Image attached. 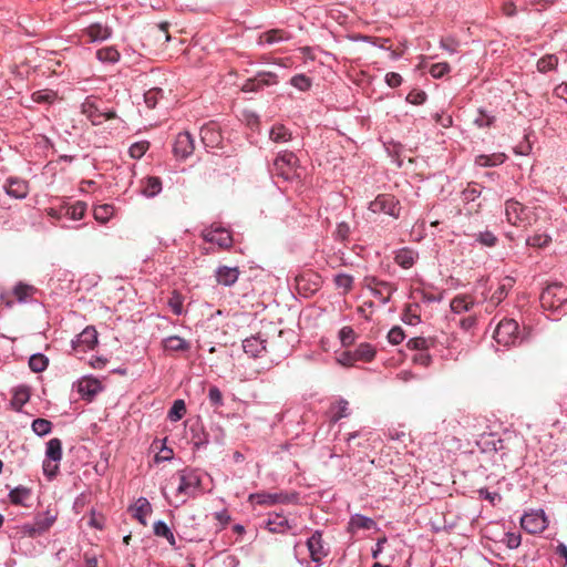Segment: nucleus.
I'll list each match as a JSON object with an SVG mask.
<instances>
[{
    "label": "nucleus",
    "mask_w": 567,
    "mask_h": 567,
    "mask_svg": "<svg viewBox=\"0 0 567 567\" xmlns=\"http://www.w3.org/2000/svg\"><path fill=\"white\" fill-rule=\"evenodd\" d=\"M505 216L506 220L511 225L523 229L532 226L537 219L533 208L525 206L515 199H508L505 202Z\"/></svg>",
    "instance_id": "obj_1"
},
{
    "label": "nucleus",
    "mask_w": 567,
    "mask_h": 567,
    "mask_svg": "<svg viewBox=\"0 0 567 567\" xmlns=\"http://www.w3.org/2000/svg\"><path fill=\"white\" fill-rule=\"evenodd\" d=\"M271 173L285 181H293L300 177V166L297 156L292 152L279 153L274 159Z\"/></svg>",
    "instance_id": "obj_2"
},
{
    "label": "nucleus",
    "mask_w": 567,
    "mask_h": 567,
    "mask_svg": "<svg viewBox=\"0 0 567 567\" xmlns=\"http://www.w3.org/2000/svg\"><path fill=\"white\" fill-rule=\"evenodd\" d=\"M539 299L545 310L557 311L567 302V287L557 282L548 285Z\"/></svg>",
    "instance_id": "obj_3"
},
{
    "label": "nucleus",
    "mask_w": 567,
    "mask_h": 567,
    "mask_svg": "<svg viewBox=\"0 0 567 567\" xmlns=\"http://www.w3.org/2000/svg\"><path fill=\"white\" fill-rule=\"evenodd\" d=\"M101 100L96 96H87L81 105V112L84 114L93 125H101L106 120L116 117V112L113 110H102L100 107Z\"/></svg>",
    "instance_id": "obj_4"
},
{
    "label": "nucleus",
    "mask_w": 567,
    "mask_h": 567,
    "mask_svg": "<svg viewBox=\"0 0 567 567\" xmlns=\"http://www.w3.org/2000/svg\"><path fill=\"white\" fill-rule=\"evenodd\" d=\"M369 210L373 214H385L395 219L400 217V202L391 194H380L369 204Z\"/></svg>",
    "instance_id": "obj_5"
},
{
    "label": "nucleus",
    "mask_w": 567,
    "mask_h": 567,
    "mask_svg": "<svg viewBox=\"0 0 567 567\" xmlns=\"http://www.w3.org/2000/svg\"><path fill=\"white\" fill-rule=\"evenodd\" d=\"M494 339L498 344L511 346L518 339V323L514 319L502 320L495 331Z\"/></svg>",
    "instance_id": "obj_6"
},
{
    "label": "nucleus",
    "mask_w": 567,
    "mask_h": 567,
    "mask_svg": "<svg viewBox=\"0 0 567 567\" xmlns=\"http://www.w3.org/2000/svg\"><path fill=\"white\" fill-rule=\"evenodd\" d=\"M547 525L548 519L543 509L532 511L520 518V526L528 534H539Z\"/></svg>",
    "instance_id": "obj_7"
},
{
    "label": "nucleus",
    "mask_w": 567,
    "mask_h": 567,
    "mask_svg": "<svg viewBox=\"0 0 567 567\" xmlns=\"http://www.w3.org/2000/svg\"><path fill=\"white\" fill-rule=\"evenodd\" d=\"M203 237L206 241L216 244L221 249L230 248L233 245V237L230 233L219 226H210L203 231Z\"/></svg>",
    "instance_id": "obj_8"
},
{
    "label": "nucleus",
    "mask_w": 567,
    "mask_h": 567,
    "mask_svg": "<svg viewBox=\"0 0 567 567\" xmlns=\"http://www.w3.org/2000/svg\"><path fill=\"white\" fill-rule=\"evenodd\" d=\"M199 485L200 480L195 473L188 472L181 474L179 484L177 486V496L181 497V502L185 503L187 497L194 496Z\"/></svg>",
    "instance_id": "obj_9"
},
{
    "label": "nucleus",
    "mask_w": 567,
    "mask_h": 567,
    "mask_svg": "<svg viewBox=\"0 0 567 567\" xmlns=\"http://www.w3.org/2000/svg\"><path fill=\"white\" fill-rule=\"evenodd\" d=\"M297 499L296 494L286 493H256L249 496V501L259 505H275L278 503H291Z\"/></svg>",
    "instance_id": "obj_10"
},
{
    "label": "nucleus",
    "mask_w": 567,
    "mask_h": 567,
    "mask_svg": "<svg viewBox=\"0 0 567 567\" xmlns=\"http://www.w3.org/2000/svg\"><path fill=\"white\" fill-rule=\"evenodd\" d=\"M97 344V331L94 327H86L72 342L76 352H86Z\"/></svg>",
    "instance_id": "obj_11"
},
{
    "label": "nucleus",
    "mask_w": 567,
    "mask_h": 567,
    "mask_svg": "<svg viewBox=\"0 0 567 567\" xmlns=\"http://www.w3.org/2000/svg\"><path fill=\"white\" fill-rule=\"evenodd\" d=\"M200 140L206 147H219L223 143V135L217 123L210 122L200 130Z\"/></svg>",
    "instance_id": "obj_12"
},
{
    "label": "nucleus",
    "mask_w": 567,
    "mask_h": 567,
    "mask_svg": "<svg viewBox=\"0 0 567 567\" xmlns=\"http://www.w3.org/2000/svg\"><path fill=\"white\" fill-rule=\"evenodd\" d=\"M195 150L194 138L188 132L179 133L174 142L173 152L176 157L186 158Z\"/></svg>",
    "instance_id": "obj_13"
},
{
    "label": "nucleus",
    "mask_w": 567,
    "mask_h": 567,
    "mask_svg": "<svg viewBox=\"0 0 567 567\" xmlns=\"http://www.w3.org/2000/svg\"><path fill=\"white\" fill-rule=\"evenodd\" d=\"M278 81H277V75L272 72H259L254 79H249L247 80L241 90L244 92H255V91H258L260 89H262L264 86H268V85H274L276 84Z\"/></svg>",
    "instance_id": "obj_14"
},
{
    "label": "nucleus",
    "mask_w": 567,
    "mask_h": 567,
    "mask_svg": "<svg viewBox=\"0 0 567 567\" xmlns=\"http://www.w3.org/2000/svg\"><path fill=\"white\" fill-rule=\"evenodd\" d=\"M266 343L267 340L262 338L259 332L257 336L249 337L243 341V349L245 353L250 355L251 358L261 357L264 352H266Z\"/></svg>",
    "instance_id": "obj_15"
},
{
    "label": "nucleus",
    "mask_w": 567,
    "mask_h": 567,
    "mask_svg": "<svg viewBox=\"0 0 567 567\" xmlns=\"http://www.w3.org/2000/svg\"><path fill=\"white\" fill-rule=\"evenodd\" d=\"M307 547L311 559L316 563L321 561V559L328 555V550L323 546L322 535L320 532H315L312 534V536L307 540Z\"/></svg>",
    "instance_id": "obj_16"
},
{
    "label": "nucleus",
    "mask_w": 567,
    "mask_h": 567,
    "mask_svg": "<svg viewBox=\"0 0 567 567\" xmlns=\"http://www.w3.org/2000/svg\"><path fill=\"white\" fill-rule=\"evenodd\" d=\"M4 190L9 196L22 199L29 194V184L21 178L10 177L4 185Z\"/></svg>",
    "instance_id": "obj_17"
},
{
    "label": "nucleus",
    "mask_w": 567,
    "mask_h": 567,
    "mask_svg": "<svg viewBox=\"0 0 567 567\" xmlns=\"http://www.w3.org/2000/svg\"><path fill=\"white\" fill-rule=\"evenodd\" d=\"M168 29L169 23L167 22H162L159 24L151 27L145 35L146 40L153 43L165 44L171 39Z\"/></svg>",
    "instance_id": "obj_18"
},
{
    "label": "nucleus",
    "mask_w": 567,
    "mask_h": 567,
    "mask_svg": "<svg viewBox=\"0 0 567 567\" xmlns=\"http://www.w3.org/2000/svg\"><path fill=\"white\" fill-rule=\"evenodd\" d=\"M102 390L101 382L94 378H83L78 383L79 393L87 399L92 400L95 394H97Z\"/></svg>",
    "instance_id": "obj_19"
},
{
    "label": "nucleus",
    "mask_w": 567,
    "mask_h": 567,
    "mask_svg": "<svg viewBox=\"0 0 567 567\" xmlns=\"http://www.w3.org/2000/svg\"><path fill=\"white\" fill-rule=\"evenodd\" d=\"M111 29L102 23H92L83 30L87 35L89 42L104 41L111 37Z\"/></svg>",
    "instance_id": "obj_20"
},
{
    "label": "nucleus",
    "mask_w": 567,
    "mask_h": 567,
    "mask_svg": "<svg viewBox=\"0 0 567 567\" xmlns=\"http://www.w3.org/2000/svg\"><path fill=\"white\" fill-rule=\"evenodd\" d=\"M130 511H132L134 518H136L142 525L146 526V518L152 513V506L145 497L138 498Z\"/></svg>",
    "instance_id": "obj_21"
},
{
    "label": "nucleus",
    "mask_w": 567,
    "mask_h": 567,
    "mask_svg": "<svg viewBox=\"0 0 567 567\" xmlns=\"http://www.w3.org/2000/svg\"><path fill=\"white\" fill-rule=\"evenodd\" d=\"M239 270L237 267L220 266L216 270V280L224 286H231L238 280Z\"/></svg>",
    "instance_id": "obj_22"
},
{
    "label": "nucleus",
    "mask_w": 567,
    "mask_h": 567,
    "mask_svg": "<svg viewBox=\"0 0 567 567\" xmlns=\"http://www.w3.org/2000/svg\"><path fill=\"white\" fill-rule=\"evenodd\" d=\"M291 35L281 29H272L259 35L260 43L275 44L281 41L289 40Z\"/></svg>",
    "instance_id": "obj_23"
},
{
    "label": "nucleus",
    "mask_w": 567,
    "mask_h": 567,
    "mask_svg": "<svg viewBox=\"0 0 567 567\" xmlns=\"http://www.w3.org/2000/svg\"><path fill=\"white\" fill-rule=\"evenodd\" d=\"M417 254L410 248H402L395 252L394 261L404 269L411 268L416 259Z\"/></svg>",
    "instance_id": "obj_24"
},
{
    "label": "nucleus",
    "mask_w": 567,
    "mask_h": 567,
    "mask_svg": "<svg viewBox=\"0 0 567 567\" xmlns=\"http://www.w3.org/2000/svg\"><path fill=\"white\" fill-rule=\"evenodd\" d=\"M267 528L270 533L282 534L290 528L288 519L281 514H274L269 516Z\"/></svg>",
    "instance_id": "obj_25"
},
{
    "label": "nucleus",
    "mask_w": 567,
    "mask_h": 567,
    "mask_svg": "<svg viewBox=\"0 0 567 567\" xmlns=\"http://www.w3.org/2000/svg\"><path fill=\"white\" fill-rule=\"evenodd\" d=\"M164 349L171 352L187 351L190 344L185 339L178 336H171L163 341Z\"/></svg>",
    "instance_id": "obj_26"
},
{
    "label": "nucleus",
    "mask_w": 567,
    "mask_h": 567,
    "mask_svg": "<svg viewBox=\"0 0 567 567\" xmlns=\"http://www.w3.org/2000/svg\"><path fill=\"white\" fill-rule=\"evenodd\" d=\"M474 299L470 295H458L451 301V309L455 313H461L472 309Z\"/></svg>",
    "instance_id": "obj_27"
},
{
    "label": "nucleus",
    "mask_w": 567,
    "mask_h": 567,
    "mask_svg": "<svg viewBox=\"0 0 567 567\" xmlns=\"http://www.w3.org/2000/svg\"><path fill=\"white\" fill-rule=\"evenodd\" d=\"M375 525L372 518L355 514L350 518L348 530L354 533L357 529H371Z\"/></svg>",
    "instance_id": "obj_28"
},
{
    "label": "nucleus",
    "mask_w": 567,
    "mask_h": 567,
    "mask_svg": "<svg viewBox=\"0 0 567 567\" xmlns=\"http://www.w3.org/2000/svg\"><path fill=\"white\" fill-rule=\"evenodd\" d=\"M29 399H30V389L25 385L18 386L13 390L11 405L17 411H20L22 409V406L29 401Z\"/></svg>",
    "instance_id": "obj_29"
},
{
    "label": "nucleus",
    "mask_w": 567,
    "mask_h": 567,
    "mask_svg": "<svg viewBox=\"0 0 567 567\" xmlns=\"http://www.w3.org/2000/svg\"><path fill=\"white\" fill-rule=\"evenodd\" d=\"M47 457L51 461L59 462L62 457V442L54 437L47 443Z\"/></svg>",
    "instance_id": "obj_30"
},
{
    "label": "nucleus",
    "mask_w": 567,
    "mask_h": 567,
    "mask_svg": "<svg viewBox=\"0 0 567 567\" xmlns=\"http://www.w3.org/2000/svg\"><path fill=\"white\" fill-rule=\"evenodd\" d=\"M353 355L357 358L358 361L370 362L375 355V350L369 343H361L353 351Z\"/></svg>",
    "instance_id": "obj_31"
},
{
    "label": "nucleus",
    "mask_w": 567,
    "mask_h": 567,
    "mask_svg": "<svg viewBox=\"0 0 567 567\" xmlns=\"http://www.w3.org/2000/svg\"><path fill=\"white\" fill-rule=\"evenodd\" d=\"M96 58L101 62L115 63L120 60V52L114 47H105L96 51Z\"/></svg>",
    "instance_id": "obj_32"
},
{
    "label": "nucleus",
    "mask_w": 567,
    "mask_h": 567,
    "mask_svg": "<svg viewBox=\"0 0 567 567\" xmlns=\"http://www.w3.org/2000/svg\"><path fill=\"white\" fill-rule=\"evenodd\" d=\"M162 190V182L158 177H147L144 186H143V194L147 197H153L157 195Z\"/></svg>",
    "instance_id": "obj_33"
},
{
    "label": "nucleus",
    "mask_w": 567,
    "mask_h": 567,
    "mask_svg": "<svg viewBox=\"0 0 567 567\" xmlns=\"http://www.w3.org/2000/svg\"><path fill=\"white\" fill-rule=\"evenodd\" d=\"M30 495V488L25 486H18L10 492L9 497L12 504L22 505L27 499H29Z\"/></svg>",
    "instance_id": "obj_34"
},
{
    "label": "nucleus",
    "mask_w": 567,
    "mask_h": 567,
    "mask_svg": "<svg viewBox=\"0 0 567 567\" xmlns=\"http://www.w3.org/2000/svg\"><path fill=\"white\" fill-rule=\"evenodd\" d=\"M269 137L275 143H284L291 140V133L284 125H276L270 130Z\"/></svg>",
    "instance_id": "obj_35"
},
{
    "label": "nucleus",
    "mask_w": 567,
    "mask_h": 567,
    "mask_svg": "<svg viewBox=\"0 0 567 567\" xmlns=\"http://www.w3.org/2000/svg\"><path fill=\"white\" fill-rule=\"evenodd\" d=\"M349 403L347 400L340 399L336 404L331 408L332 416L331 420L337 422L343 417L349 415Z\"/></svg>",
    "instance_id": "obj_36"
},
{
    "label": "nucleus",
    "mask_w": 567,
    "mask_h": 567,
    "mask_svg": "<svg viewBox=\"0 0 567 567\" xmlns=\"http://www.w3.org/2000/svg\"><path fill=\"white\" fill-rule=\"evenodd\" d=\"M394 290L395 288L391 284L384 281L375 290H373L372 293L379 298L382 303H386L391 299Z\"/></svg>",
    "instance_id": "obj_37"
},
{
    "label": "nucleus",
    "mask_w": 567,
    "mask_h": 567,
    "mask_svg": "<svg viewBox=\"0 0 567 567\" xmlns=\"http://www.w3.org/2000/svg\"><path fill=\"white\" fill-rule=\"evenodd\" d=\"M558 64V58L554 54H548L537 61V70L542 73L554 70Z\"/></svg>",
    "instance_id": "obj_38"
},
{
    "label": "nucleus",
    "mask_w": 567,
    "mask_h": 567,
    "mask_svg": "<svg viewBox=\"0 0 567 567\" xmlns=\"http://www.w3.org/2000/svg\"><path fill=\"white\" fill-rule=\"evenodd\" d=\"M114 214V207L109 204H103L94 209V218L100 223H106Z\"/></svg>",
    "instance_id": "obj_39"
},
{
    "label": "nucleus",
    "mask_w": 567,
    "mask_h": 567,
    "mask_svg": "<svg viewBox=\"0 0 567 567\" xmlns=\"http://www.w3.org/2000/svg\"><path fill=\"white\" fill-rule=\"evenodd\" d=\"M154 534L158 537L166 538L171 545H175V537L166 523L162 520L156 522L154 524Z\"/></svg>",
    "instance_id": "obj_40"
},
{
    "label": "nucleus",
    "mask_w": 567,
    "mask_h": 567,
    "mask_svg": "<svg viewBox=\"0 0 567 567\" xmlns=\"http://www.w3.org/2000/svg\"><path fill=\"white\" fill-rule=\"evenodd\" d=\"M48 358L43 354H33L29 360V367L33 372H42L48 367Z\"/></svg>",
    "instance_id": "obj_41"
},
{
    "label": "nucleus",
    "mask_w": 567,
    "mask_h": 567,
    "mask_svg": "<svg viewBox=\"0 0 567 567\" xmlns=\"http://www.w3.org/2000/svg\"><path fill=\"white\" fill-rule=\"evenodd\" d=\"M504 154H493L492 156L480 155L476 157V164L483 167L495 166L504 161Z\"/></svg>",
    "instance_id": "obj_42"
},
{
    "label": "nucleus",
    "mask_w": 567,
    "mask_h": 567,
    "mask_svg": "<svg viewBox=\"0 0 567 567\" xmlns=\"http://www.w3.org/2000/svg\"><path fill=\"white\" fill-rule=\"evenodd\" d=\"M35 291V288L25 284H18L14 287L13 293L18 301H25L28 297L32 296Z\"/></svg>",
    "instance_id": "obj_43"
},
{
    "label": "nucleus",
    "mask_w": 567,
    "mask_h": 567,
    "mask_svg": "<svg viewBox=\"0 0 567 567\" xmlns=\"http://www.w3.org/2000/svg\"><path fill=\"white\" fill-rule=\"evenodd\" d=\"M334 285L339 289H343V293H348L353 286V277L347 274H339L334 277Z\"/></svg>",
    "instance_id": "obj_44"
},
{
    "label": "nucleus",
    "mask_w": 567,
    "mask_h": 567,
    "mask_svg": "<svg viewBox=\"0 0 567 567\" xmlns=\"http://www.w3.org/2000/svg\"><path fill=\"white\" fill-rule=\"evenodd\" d=\"M186 413V405L183 400H176L173 403V406L171 408L168 412V417L171 421H178L181 420Z\"/></svg>",
    "instance_id": "obj_45"
},
{
    "label": "nucleus",
    "mask_w": 567,
    "mask_h": 567,
    "mask_svg": "<svg viewBox=\"0 0 567 567\" xmlns=\"http://www.w3.org/2000/svg\"><path fill=\"white\" fill-rule=\"evenodd\" d=\"M163 97V90L159 87H153L150 89L144 94V101L150 109H154L158 102L159 99Z\"/></svg>",
    "instance_id": "obj_46"
},
{
    "label": "nucleus",
    "mask_w": 567,
    "mask_h": 567,
    "mask_svg": "<svg viewBox=\"0 0 567 567\" xmlns=\"http://www.w3.org/2000/svg\"><path fill=\"white\" fill-rule=\"evenodd\" d=\"M52 423L45 419H35L32 422V430L35 434L43 436L51 432Z\"/></svg>",
    "instance_id": "obj_47"
},
{
    "label": "nucleus",
    "mask_w": 567,
    "mask_h": 567,
    "mask_svg": "<svg viewBox=\"0 0 567 567\" xmlns=\"http://www.w3.org/2000/svg\"><path fill=\"white\" fill-rule=\"evenodd\" d=\"M290 83L292 86L303 92L311 87V80L305 74H297L292 76Z\"/></svg>",
    "instance_id": "obj_48"
},
{
    "label": "nucleus",
    "mask_w": 567,
    "mask_h": 567,
    "mask_svg": "<svg viewBox=\"0 0 567 567\" xmlns=\"http://www.w3.org/2000/svg\"><path fill=\"white\" fill-rule=\"evenodd\" d=\"M85 210L86 204L83 202H78L66 209V215L70 216V218L78 220L83 218Z\"/></svg>",
    "instance_id": "obj_49"
},
{
    "label": "nucleus",
    "mask_w": 567,
    "mask_h": 567,
    "mask_svg": "<svg viewBox=\"0 0 567 567\" xmlns=\"http://www.w3.org/2000/svg\"><path fill=\"white\" fill-rule=\"evenodd\" d=\"M550 241V237L546 234H535L526 239V244L532 247L542 248Z\"/></svg>",
    "instance_id": "obj_50"
},
{
    "label": "nucleus",
    "mask_w": 567,
    "mask_h": 567,
    "mask_svg": "<svg viewBox=\"0 0 567 567\" xmlns=\"http://www.w3.org/2000/svg\"><path fill=\"white\" fill-rule=\"evenodd\" d=\"M408 348L419 350L420 352L426 351L430 347V341L423 337L412 338L408 341Z\"/></svg>",
    "instance_id": "obj_51"
},
{
    "label": "nucleus",
    "mask_w": 567,
    "mask_h": 567,
    "mask_svg": "<svg viewBox=\"0 0 567 567\" xmlns=\"http://www.w3.org/2000/svg\"><path fill=\"white\" fill-rule=\"evenodd\" d=\"M351 229L348 223L341 221L337 225V228L334 230V238L340 241H346L349 239Z\"/></svg>",
    "instance_id": "obj_52"
},
{
    "label": "nucleus",
    "mask_w": 567,
    "mask_h": 567,
    "mask_svg": "<svg viewBox=\"0 0 567 567\" xmlns=\"http://www.w3.org/2000/svg\"><path fill=\"white\" fill-rule=\"evenodd\" d=\"M168 305L175 315H181L183 311V297L181 293L173 291L168 299Z\"/></svg>",
    "instance_id": "obj_53"
},
{
    "label": "nucleus",
    "mask_w": 567,
    "mask_h": 567,
    "mask_svg": "<svg viewBox=\"0 0 567 567\" xmlns=\"http://www.w3.org/2000/svg\"><path fill=\"white\" fill-rule=\"evenodd\" d=\"M450 70H451V68H450L449 63L440 62V63H435L431 66L430 73L433 78L440 79L443 75H445L446 73H449Z\"/></svg>",
    "instance_id": "obj_54"
},
{
    "label": "nucleus",
    "mask_w": 567,
    "mask_h": 567,
    "mask_svg": "<svg viewBox=\"0 0 567 567\" xmlns=\"http://www.w3.org/2000/svg\"><path fill=\"white\" fill-rule=\"evenodd\" d=\"M55 99V93L52 91L43 90L37 91L32 94V100L37 103L52 102Z\"/></svg>",
    "instance_id": "obj_55"
},
{
    "label": "nucleus",
    "mask_w": 567,
    "mask_h": 567,
    "mask_svg": "<svg viewBox=\"0 0 567 567\" xmlns=\"http://www.w3.org/2000/svg\"><path fill=\"white\" fill-rule=\"evenodd\" d=\"M340 340L344 347H348L354 342L355 333L351 327H343L340 330Z\"/></svg>",
    "instance_id": "obj_56"
},
{
    "label": "nucleus",
    "mask_w": 567,
    "mask_h": 567,
    "mask_svg": "<svg viewBox=\"0 0 567 567\" xmlns=\"http://www.w3.org/2000/svg\"><path fill=\"white\" fill-rule=\"evenodd\" d=\"M148 150V142L134 143L130 147V155L133 158H141Z\"/></svg>",
    "instance_id": "obj_57"
},
{
    "label": "nucleus",
    "mask_w": 567,
    "mask_h": 567,
    "mask_svg": "<svg viewBox=\"0 0 567 567\" xmlns=\"http://www.w3.org/2000/svg\"><path fill=\"white\" fill-rule=\"evenodd\" d=\"M405 338L401 327H393L388 333V340L392 344H400Z\"/></svg>",
    "instance_id": "obj_58"
},
{
    "label": "nucleus",
    "mask_w": 567,
    "mask_h": 567,
    "mask_svg": "<svg viewBox=\"0 0 567 567\" xmlns=\"http://www.w3.org/2000/svg\"><path fill=\"white\" fill-rule=\"evenodd\" d=\"M477 241L486 247H493L497 243L496 236L491 231L480 233L477 235Z\"/></svg>",
    "instance_id": "obj_59"
},
{
    "label": "nucleus",
    "mask_w": 567,
    "mask_h": 567,
    "mask_svg": "<svg viewBox=\"0 0 567 567\" xmlns=\"http://www.w3.org/2000/svg\"><path fill=\"white\" fill-rule=\"evenodd\" d=\"M406 100L414 105H420L425 102L426 94L423 91L413 90L408 94Z\"/></svg>",
    "instance_id": "obj_60"
},
{
    "label": "nucleus",
    "mask_w": 567,
    "mask_h": 567,
    "mask_svg": "<svg viewBox=\"0 0 567 567\" xmlns=\"http://www.w3.org/2000/svg\"><path fill=\"white\" fill-rule=\"evenodd\" d=\"M209 401L213 405H223V394L217 386H210L208 392Z\"/></svg>",
    "instance_id": "obj_61"
},
{
    "label": "nucleus",
    "mask_w": 567,
    "mask_h": 567,
    "mask_svg": "<svg viewBox=\"0 0 567 567\" xmlns=\"http://www.w3.org/2000/svg\"><path fill=\"white\" fill-rule=\"evenodd\" d=\"M357 361L353 351H344L338 357V362L344 367H352Z\"/></svg>",
    "instance_id": "obj_62"
},
{
    "label": "nucleus",
    "mask_w": 567,
    "mask_h": 567,
    "mask_svg": "<svg viewBox=\"0 0 567 567\" xmlns=\"http://www.w3.org/2000/svg\"><path fill=\"white\" fill-rule=\"evenodd\" d=\"M59 470L58 462L51 461L47 457V460L43 462V472L47 476L53 477L56 475Z\"/></svg>",
    "instance_id": "obj_63"
},
{
    "label": "nucleus",
    "mask_w": 567,
    "mask_h": 567,
    "mask_svg": "<svg viewBox=\"0 0 567 567\" xmlns=\"http://www.w3.org/2000/svg\"><path fill=\"white\" fill-rule=\"evenodd\" d=\"M522 538L519 534L507 533L505 535L506 546L511 549H515L520 545Z\"/></svg>",
    "instance_id": "obj_64"
}]
</instances>
